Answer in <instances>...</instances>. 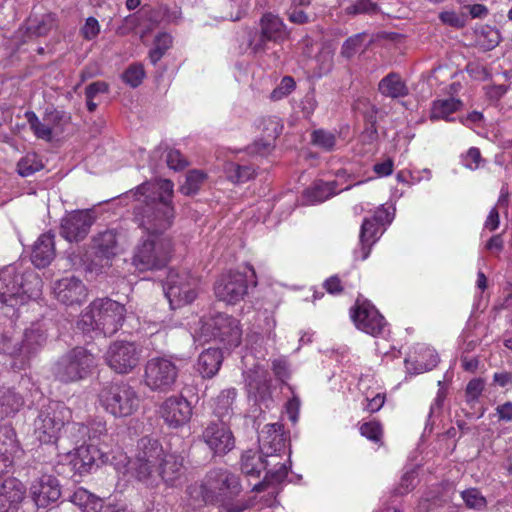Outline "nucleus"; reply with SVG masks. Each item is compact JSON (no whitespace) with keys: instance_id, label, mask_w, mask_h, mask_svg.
<instances>
[{"instance_id":"2eb2a0df","label":"nucleus","mask_w":512,"mask_h":512,"mask_svg":"<svg viewBox=\"0 0 512 512\" xmlns=\"http://www.w3.org/2000/svg\"><path fill=\"white\" fill-rule=\"evenodd\" d=\"M203 330L211 332V337L227 348L237 347L241 343L242 330L239 321L227 314H217L205 323Z\"/></svg>"},{"instance_id":"c85d7f7f","label":"nucleus","mask_w":512,"mask_h":512,"mask_svg":"<svg viewBox=\"0 0 512 512\" xmlns=\"http://www.w3.org/2000/svg\"><path fill=\"white\" fill-rule=\"evenodd\" d=\"M223 362V354L219 348H208L198 357L197 370L203 378L214 377Z\"/></svg>"},{"instance_id":"5701e85b","label":"nucleus","mask_w":512,"mask_h":512,"mask_svg":"<svg viewBox=\"0 0 512 512\" xmlns=\"http://www.w3.org/2000/svg\"><path fill=\"white\" fill-rule=\"evenodd\" d=\"M30 493L37 507L46 508L61 497L59 481L51 475H44L32 483Z\"/></svg>"},{"instance_id":"f704fd0d","label":"nucleus","mask_w":512,"mask_h":512,"mask_svg":"<svg viewBox=\"0 0 512 512\" xmlns=\"http://www.w3.org/2000/svg\"><path fill=\"white\" fill-rule=\"evenodd\" d=\"M31 130L39 139L51 141L53 137V129L50 125L51 117H57L56 113H45L42 121L33 111H26L24 114Z\"/></svg>"},{"instance_id":"603ef678","label":"nucleus","mask_w":512,"mask_h":512,"mask_svg":"<svg viewBox=\"0 0 512 512\" xmlns=\"http://www.w3.org/2000/svg\"><path fill=\"white\" fill-rule=\"evenodd\" d=\"M145 77V70L142 64H131L123 73V81L132 88L138 87Z\"/></svg>"},{"instance_id":"423d86ee","label":"nucleus","mask_w":512,"mask_h":512,"mask_svg":"<svg viewBox=\"0 0 512 512\" xmlns=\"http://www.w3.org/2000/svg\"><path fill=\"white\" fill-rule=\"evenodd\" d=\"M259 29L247 31V45L252 53H264L268 42L282 43L289 38L290 32L283 19L271 12L264 13L259 19Z\"/></svg>"},{"instance_id":"6e6d98bb","label":"nucleus","mask_w":512,"mask_h":512,"mask_svg":"<svg viewBox=\"0 0 512 512\" xmlns=\"http://www.w3.org/2000/svg\"><path fill=\"white\" fill-rule=\"evenodd\" d=\"M334 51L329 47H323L316 57L318 69L321 74H328L333 68Z\"/></svg>"},{"instance_id":"f3484780","label":"nucleus","mask_w":512,"mask_h":512,"mask_svg":"<svg viewBox=\"0 0 512 512\" xmlns=\"http://www.w3.org/2000/svg\"><path fill=\"white\" fill-rule=\"evenodd\" d=\"M247 277L238 271L223 274L215 283L216 297L229 304H236L247 294Z\"/></svg>"},{"instance_id":"7ed1b4c3","label":"nucleus","mask_w":512,"mask_h":512,"mask_svg":"<svg viewBox=\"0 0 512 512\" xmlns=\"http://www.w3.org/2000/svg\"><path fill=\"white\" fill-rule=\"evenodd\" d=\"M126 309L124 305L109 298L94 300L80 315L77 327L83 332L97 331L112 336L123 325Z\"/></svg>"},{"instance_id":"1a4fd4ad","label":"nucleus","mask_w":512,"mask_h":512,"mask_svg":"<svg viewBox=\"0 0 512 512\" xmlns=\"http://www.w3.org/2000/svg\"><path fill=\"white\" fill-rule=\"evenodd\" d=\"M179 368L167 357H153L144 367V384L153 392L172 391L178 379Z\"/></svg>"},{"instance_id":"39448f33","label":"nucleus","mask_w":512,"mask_h":512,"mask_svg":"<svg viewBox=\"0 0 512 512\" xmlns=\"http://www.w3.org/2000/svg\"><path fill=\"white\" fill-rule=\"evenodd\" d=\"M262 470H267L264 479L253 486V491L262 492L267 487L279 484L288 475V467L282 462H273L261 453L247 450L241 456V471L249 476H259Z\"/></svg>"},{"instance_id":"a19ab883","label":"nucleus","mask_w":512,"mask_h":512,"mask_svg":"<svg viewBox=\"0 0 512 512\" xmlns=\"http://www.w3.org/2000/svg\"><path fill=\"white\" fill-rule=\"evenodd\" d=\"M173 38L166 32L159 33L153 41V48L149 51L148 57L153 65H156L166 52L172 47Z\"/></svg>"},{"instance_id":"37998d69","label":"nucleus","mask_w":512,"mask_h":512,"mask_svg":"<svg viewBox=\"0 0 512 512\" xmlns=\"http://www.w3.org/2000/svg\"><path fill=\"white\" fill-rule=\"evenodd\" d=\"M206 174L199 170H191L187 173L185 182L180 186V192L186 196H192L199 192L206 180Z\"/></svg>"},{"instance_id":"bf43d9fd","label":"nucleus","mask_w":512,"mask_h":512,"mask_svg":"<svg viewBox=\"0 0 512 512\" xmlns=\"http://www.w3.org/2000/svg\"><path fill=\"white\" fill-rule=\"evenodd\" d=\"M360 433L367 439L378 443L382 437V428L376 421L365 422L360 426Z\"/></svg>"},{"instance_id":"4c0bfd02","label":"nucleus","mask_w":512,"mask_h":512,"mask_svg":"<svg viewBox=\"0 0 512 512\" xmlns=\"http://www.w3.org/2000/svg\"><path fill=\"white\" fill-rule=\"evenodd\" d=\"M24 399L13 388L0 387V417L15 414L23 406Z\"/></svg>"},{"instance_id":"4be33fe9","label":"nucleus","mask_w":512,"mask_h":512,"mask_svg":"<svg viewBox=\"0 0 512 512\" xmlns=\"http://www.w3.org/2000/svg\"><path fill=\"white\" fill-rule=\"evenodd\" d=\"M160 414L170 427L178 428L190 421L192 407L183 396H170L161 404Z\"/></svg>"},{"instance_id":"473e14b6","label":"nucleus","mask_w":512,"mask_h":512,"mask_svg":"<svg viewBox=\"0 0 512 512\" xmlns=\"http://www.w3.org/2000/svg\"><path fill=\"white\" fill-rule=\"evenodd\" d=\"M380 216L365 218L360 229V244L362 249V260H365L369 254L372 245L377 241L380 225L377 224Z\"/></svg>"},{"instance_id":"c756f323","label":"nucleus","mask_w":512,"mask_h":512,"mask_svg":"<svg viewBox=\"0 0 512 512\" xmlns=\"http://www.w3.org/2000/svg\"><path fill=\"white\" fill-rule=\"evenodd\" d=\"M378 91L392 99L404 98L409 94L408 86L396 72H390L379 81Z\"/></svg>"},{"instance_id":"2f4dec72","label":"nucleus","mask_w":512,"mask_h":512,"mask_svg":"<svg viewBox=\"0 0 512 512\" xmlns=\"http://www.w3.org/2000/svg\"><path fill=\"white\" fill-rule=\"evenodd\" d=\"M237 397V390L235 388H228L222 390L214 399L213 413L219 418V422L229 420L234 414V403Z\"/></svg>"},{"instance_id":"58836bf2","label":"nucleus","mask_w":512,"mask_h":512,"mask_svg":"<svg viewBox=\"0 0 512 512\" xmlns=\"http://www.w3.org/2000/svg\"><path fill=\"white\" fill-rule=\"evenodd\" d=\"M70 501L78 506L82 512H99L103 507L100 497L80 487L70 496Z\"/></svg>"},{"instance_id":"aec40b11","label":"nucleus","mask_w":512,"mask_h":512,"mask_svg":"<svg viewBox=\"0 0 512 512\" xmlns=\"http://www.w3.org/2000/svg\"><path fill=\"white\" fill-rule=\"evenodd\" d=\"M202 439L215 455H225L235 447V438L225 422H211L203 431Z\"/></svg>"},{"instance_id":"c9c22d12","label":"nucleus","mask_w":512,"mask_h":512,"mask_svg":"<svg viewBox=\"0 0 512 512\" xmlns=\"http://www.w3.org/2000/svg\"><path fill=\"white\" fill-rule=\"evenodd\" d=\"M337 182L317 180L304 191V197L310 204L322 203L336 194Z\"/></svg>"},{"instance_id":"69168bd1","label":"nucleus","mask_w":512,"mask_h":512,"mask_svg":"<svg viewBox=\"0 0 512 512\" xmlns=\"http://www.w3.org/2000/svg\"><path fill=\"white\" fill-rule=\"evenodd\" d=\"M481 153L480 150L476 147L470 148L466 155L463 157V164L466 168L470 170H476L480 166L481 162Z\"/></svg>"},{"instance_id":"e433bc0d","label":"nucleus","mask_w":512,"mask_h":512,"mask_svg":"<svg viewBox=\"0 0 512 512\" xmlns=\"http://www.w3.org/2000/svg\"><path fill=\"white\" fill-rule=\"evenodd\" d=\"M462 106V101L456 98L435 100L430 109V119L451 121L450 115L460 110Z\"/></svg>"},{"instance_id":"a878e982","label":"nucleus","mask_w":512,"mask_h":512,"mask_svg":"<svg viewBox=\"0 0 512 512\" xmlns=\"http://www.w3.org/2000/svg\"><path fill=\"white\" fill-rule=\"evenodd\" d=\"M18 452L20 447L14 429L8 425L0 426V471L13 464Z\"/></svg>"},{"instance_id":"f8f14e48","label":"nucleus","mask_w":512,"mask_h":512,"mask_svg":"<svg viewBox=\"0 0 512 512\" xmlns=\"http://www.w3.org/2000/svg\"><path fill=\"white\" fill-rule=\"evenodd\" d=\"M46 330L40 323H32L23 333L22 340L17 343L11 352L14 360L11 367L22 370L30 359L35 356L46 344Z\"/></svg>"},{"instance_id":"79ce46f5","label":"nucleus","mask_w":512,"mask_h":512,"mask_svg":"<svg viewBox=\"0 0 512 512\" xmlns=\"http://www.w3.org/2000/svg\"><path fill=\"white\" fill-rule=\"evenodd\" d=\"M220 5L222 19L238 21L246 13L248 3L246 0H221Z\"/></svg>"},{"instance_id":"0eeeda50","label":"nucleus","mask_w":512,"mask_h":512,"mask_svg":"<svg viewBox=\"0 0 512 512\" xmlns=\"http://www.w3.org/2000/svg\"><path fill=\"white\" fill-rule=\"evenodd\" d=\"M69 414L70 411L60 402L42 406L34 420V435L38 441L43 444L63 443L64 436H59V432Z\"/></svg>"},{"instance_id":"e2e57ef3","label":"nucleus","mask_w":512,"mask_h":512,"mask_svg":"<svg viewBox=\"0 0 512 512\" xmlns=\"http://www.w3.org/2000/svg\"><path fill=\"white\" fill-rule=\"evenodd\" d=\"M439 19L446 25L454 28H462L466 24V19L463 15H459L454 11H443L439 14Z\"/></svg>"},{"instance_id":"ddd939ff","label":"nucleus","mask_w":512,"mask_h":512,"mask_svg":"<svg viewBox=\"0 0 512 512\" xmlns=\"http://www.w3.org/2000/svg\"><path fill=\"white\" fill-rule=\"evenodd\" d=\"M142 349L134 342L115 341L105 355L108 366L119 374H128L139 364Z\"/></svg>"},{"instance_id":"20e7f679","label":"nucleus","mask_w":512,"mask_h":512,"mask_svg":"<svg viewBox=\"0 0 512 512\" xmlns=\"http://www.w3.org/2000/svg\"><path fill=\"white\" fill-rule=\"evenodd\" d=\"M94 366V355L83 347H75L54 363L52 373L56 380L69 384L86 378Z\"/></svg>"},{"instance_id":"5fc2aeb1","label":"nucleus","mask_w":512,"mask_h":512,"mask_svg":"<svg viewBox=\"0 0 512 512\" xmlns=\"http://www.w3.org/2000/svg\"><path fill=\"white\" fill-rule=\"evenodd\" d=\"M296 88V82L291 76H284L280 84L271 92L270 98L274 101L288 96Z\"/></svg>"},{"instance_id":"4468645a","label":"nucleus","mask_w":512,"mask_h":512,"mask_svg":"<svg viewBox=\"0 0 512 512\" xmlns=\"http://www.w3.org/2000/svg\"><path fill=\"white\" fill-rule=\"evenodd\" d=\"M351 318L357 329L374 337L381 335L387 325L385 318L367 300H356L351 308Z\"/></svg>"},{"instance_id":"338daca9","label":"nucleus","mask_w":512,"mask_h":512,"mask_svg":"<svg viewBox=\"0 0 512 512\" xmlns=\"http://www.w3.org/2000/svg\"><path fill=\"white\" fill-rule=\"evenodd\" d=\"M100 32V26L94 17L86 19L85 25L81 29V33L86 40L94 39Z\"/></svg>"},{"instance_id":"a18cd8bd","label":"nucleus","mask_w":512,"mask_h":512,"mask_svg":"<svg viewBox=\"0 0 512 512\" xmlns=\"http://www.w3.org/2000/svg\"><path fill=\"white\" fill-rule=\"evenodd\" d=\"M477 39L482 48L492 50L499 44L501 37L497 29L485 26L477 32Z\"/></svg>"},{"instance_id":"09e8293b","label":"nucleus","mask_w":512,"mask_h":512,"mask_svg":"<svg viewBox=\"0 0 512 512\" xmlns=\"http://www.w3.org/2000/svg\"><path fill=\"white\" fill-rule=\"evenodd\" d=\"M64 441L66 438H71L72 443L77 445L80 442H85L86 438L91 440L90 429L82 423H70L64 430Z\"/></svg>"},{"instance_id":"9b49d317","label":"nucleus","mask_w":512,"mask_h":512,"mask_svg":"<svg viewBox=\"0 0 512 512\" xmlns=\"http://www.w3.org/2000/svg\"><path fill=\"white\" fill-rule=\"evenodd\" d=\"M199 281L188 272L170 270L164 284V292L172 309L190 304L197 297Z\"/></svg>"},{"instance_id":"f03ea898","label":"nucleus","mask_w":512,"mask_h":512,"mask_svg":"<svg viewBox=\"0 0 512 512\" xmlns=\"http://www.w3.org/2000/svg\"><path fill=\"white\" fill-rule=\"evenodd\" d=\"M137 447L132 472L140 482L150 487L160 482L173 487L184 476V458L176 453H165L157 439L143 437Z\"/></svg>"},{"instance_id":"de8ad7c7","label":"nucleus","mask_w":512,"mask_h":512,"mask_svg":"<svg viewBox=\"0 0 512 512\" xmlns=\"http://www.w3.org/2000/svg\"><path fill=\"white\" fill-rule=\"evenodd\" d=\"M365 38V33L355 34L347 38L341 47L340 55L348 60L354 57L362 49Z\"/></svg>"},{"instance_id":"0e129e2a","label":"nucleus","mask_w":512,"mask_h":512,"mask_svg":"<svg viewBox=\"0 0 512 512\" xmlns=\"http://www.w3.org/2000/svg\"><path fill=\"white\" fill-rule=\"evenodd\" d=\"M263 125V131L269 139H276L282 132L283 126L277 117L264 119Z\"/></svg>"},{"instance_id":"6e6552de","label":"nucleus","mask_w":512,"mask_h":512,"mask_svg":"<svg viewBox=\"0 0 512 512\" xmlns=\"http://www.w3.org/2000/svg\"><path fill=\"white\" fill-rule=\"evenodd\" d=\"M101 406L115 417L132 415L139 407V397L129 384L114 382L104 386L99 393Z\"/></svg>"},{"instance_id":"393cba45","label":"nucleus","mask_w":512,"mask_h":512,"mask_svg":"<svg viewBox=\"0 0 512 512\" xmlns=\"http://www.w3.org/2000/svg\"><path fill=\"white\" fill-rule=\"evenodd\" d=\"M25 488L15 478H7L0 484V512H16L24 499Z\"/></svg>"},{"instance_id":"052dcab7","label":"nucleus","mask_w":512,"mask_h":512,"mask_svg":"<svg viewBox=\"0 0 512 512\" xmlns=\"http://www.w3.org/2000/svg\"><path fill=\"white\" fill-rule=\"evenodd\" d=\"M485 383L480 378L472 379L466 386V401L468 404H473L478 400L484 390Z\"/></svg>"},{"instance_id":"774afa93","label":"nucleus","mask_w":512,"mask_h":512,"mask_svg":"<svg viewBox=\"0 0 512 512\" xmlns=\"http://www.w3.org/2000/svg\"><path fill=\"white\" fill-rule=\"evenodd\" d=\"M415 473L413 471L406 472L400 481L399 486L395 489L396 494L404 495L414 488Z\"/></svg>"},{"instance_id":"49530a36","label":"nucleus","mask_w":512,"mask_h":512,"mask_svg":"<svg viewBox=\"0 0 512 512\" xmlns=\"http://www.w3.org/2000/svg\"><path fill=\"white\" fill-rule=\"evenodd\" d=\"M336 141V135L324 129L314 130L311 134V143L325 151H332Z\"/></svg>"},{"instance_id":"680f3d73","label":"nucleus","mask_w":512,"mask_h":512,"mask_svg":"<svg viewBox=\"0 0 512 512\" xmlns=\"http://www.w3.org/2000/svg\"><path fill=\"white\" fill-rule=\"evenodd\" d=\"M166 162L169 168L182 170L188 166V161L179 150L170 149L166 156Z\"/></svg>"},{"instance_id":"ea45409f","label":"nucleus","mask_w":512,"mask_h":512,"mask_svg":"<svg viewBox=\"0 0 512 512\" xmlns=\"http://www.w3.org/2000/svg\"><path fill=\"white\" fill-rule=\"evenodd\" d=\"M192 505L201 507L209 503H215V496L211 494V490L205 479L203 482H195L190 484L186 490Z\"/></svg>"},{"instance_id":"3c124183","label":"nucleus","mask_w":512,"mask_h":512,"mask_svg":"<svg viewBox=\"0 0 512 512\" xmlns=\"http://www.w3.org/2000/svg\"><path fill=\"white\" fill-rule=\"evenodd\" d=\"M255 170L251 166L232 163L228 169V178L234 183H244L252 179Z\"/></svg>"},{"instance_id":"412c9836","label":"nucleus","mask_w":512,"mask_h":512,"mask_svg":"<svg viewBox=\"0 0 512 512\" xmlns=\"http://www.w3.org/2000/svg\"><path fill=\"white\" fill-rule=\"evenodd\" d=\"M260 453L273 462H279L281 453L285 450V437L283 425L279 423L267 424L259 433Z\"/></svg>"},{"instance_id":"13d9d810","label":"nucleus","mask_w":512,"mask_h":512,"mask_svg":"<svg viewBox=\"0 0 512 512\" xmlns=\"http://www.w3.org/2000/svg\"><path fill=\"white\" fill-rule=\"evenodd\" d=\"M376 111L367 117V124L364 131L360 135V139L365 144H372L378 139V131L376 127Z\"/></svg>"},{"instance_id":"b1692460","label":"nucleus","mask_w":512,"mask_h":512,"mask_svg":"<svg viewBox=\"0 0 512 512\" xmlns=\"http://www.w3.org/2000/svg\"><path fill=\"white\" fill-rule=\"evenodd\" d=\"M54 294L58 301L65 305L82 303L87 290L81 280L75 277L63 278L55 283Z\"/></svg>"},{"instance_id":"f257e3e1","label":"nucleus","mask_w":512,"mask_h":512,"mask_svg":"<svg viewBox=\"0 0 512 512\" xmlns=\"http://www.w3.org/2000/svg\"><path fill=\"white\" fill-rule=\"evenodd\" d=\"M173 182L168 179L157 183L144 182L126 193L139 203L134 207L133 221L147 233L134 248L132 265L140 272L165 268L171 260L174 245L165 235L173 224L174 207L171 204Z\"/></svg>"},{"instance_id":"dca6fc26","label":"nucleus","mask_w":512,"mask_h":512,"mask_svg":"<svg viewBox=\"0 0 512 512\" xmlns=\"http://www.w3.org/2000/svg\"><path fill=\"white\" fill-rule=\"evenodd\" d=\"M205 478L211 494L215 496V503L221 504L223 500L233 499L242 491L239 477L228 470L214 469Z\"/></svg>"},{"instance_id":"9d476101","label":"nucleus","mask_w":512,"mask_h":512,"mask_svg":"<svg viewBox=\"0 0 512 512\" xmlns=\"http://www.w3.org/2000/svg\"><path fill=\"white\" fill-rule=\"evenodd\" d=\"M29 296L23 289L22 276L16 268L7 266L0 269V309H6L5 315L17 316V306L23 305Z\"/></svg>"},{"instance_id":"bb28decb","label":"nucleus","mask_w":512,"mask_h":512,"mask_svg":"<svg viewBox=\"0 0 512 512\" xmlns=\"http://www.w3.org/2000/svg\"><path fill=\"white\" fill-rule=\"evenodd\" d=\"M55 235L51 232L41 234L33 245L31 260L38 268L48 266L55 257Z\"/></svg>"},{"instance_id":"864d4df0","label":"nucleus","mask_w":512,"mask_h":512,"mask_svg":"<svg viewBox=\"0 0 512 512\" xmlns=\"http://www.w3.org/2000/svg\"><path fill=\"white\" fill-rule=\"evenodd\" d=\"M462 499L466 506L474 510H483L487 506L486 498L476 488L462 491Z\"/></svg>"},{"instance_id":"a211bd4d","label":"nucleus","mask_w":512,"mask_h":512,"mask_svg":"<svg viewBox=\"0 0 512 512\" xmlns=\"http://www.w3.org/2000/svg\"><path fill=\"white\" fill-rule=\"evenodd\" d=\"M248 398L256 404L269 407L272 402L271 379L269 372L261 366H255L245 374Z\"/></svg>"},{"instance_id":"72a5a7b5","label":"nucleus","mask_w":512,"mask_h":512,"mask_svg":"<svg viewBox=\"0 0 512 512\" xmlns=\"http://www.w3.org/2000/svg\"><path fill=\"white\" fill-rule=\"evenodd\" d=\"M55 22V14L44 13L39 15L34 9L27 21V31L30 35L36 37L46 36L55 26Z\"/></svg>"},{"instance_id":"4d7b16f0","label":"nucleus","mask_w":512,"mask_h":512,"mask_svg":"<svg viewBox=\"0 0 512 512\" xmlns=\"http://www.w3.org/2000/svg\"><path fill=\"white\" fill-rule=\"evenodd\" d=\"M231 500L232 499L223 500V502L219 504V512H244L254 505V501L251 499L238 500L236 502Z\"/></svg>"},{"instance_id":"8fccbe9b","label":"nucleus","mask_w":512,"mask_h":512,"mask_svg":"<svg viewBox=\"0 0 512 512\" xmlns=\"http://www.w3.org/2000/svg\"><path fill=\"white\" fill-rule=\"evenodd\" d=\"M379 12L378 4L372 0H356L345 8V13L352 16L359 14L375 15Z\"/></svg>"},{"instance_id":"c03bdc74","label":"nucleus","mask_w":512,"mask_h":512,"mask_svg":"<svg viewBox=\"0 0 512 512\" xmlns=\"http://www.w3.org/2000/svg\"><path fill=\"white\" fill-rule=\"evenodd\" d=\"M44 168L42 161L34 153H29L17 164L18 173L22 177H28Z\"/></svg>"},{"instance_id":"7c9ffc66","label":"nucleus","mask_w":512,"mask_h":512,"mask_svg":"<svg viewBox=\"0 0 512 512\" xmlns=\"http://www.w3.org/2000/svg\"><path fill=\"white\" fill-rule=\"evenodd\" d=\"M93 248L98 257L105 259L114 257L118 250L117 231L108 229L98 233L93 238Z\"/></svg>"},{"instance_id":"cd10ccee","label":"nucleus","mask_w":512,"mask_h":512,"mask_svg":"<svg viewBox=\"0 0 512 512\" xmlns=\"http://www.w3.org/2000/svg\"><path fill=\"white\" fill-rule=\"evenodd\" d=\"M102 456L103 454L97 446L81 445L76 449L75 457L72 460L73 466L80 474L89 472L94 466H99Z\"/></svg>"},{"instance_id":"6ab92c4d","label":"nucleus","mask_w":512,"mask_h":512,"mask_svg":"<svg viewBox=\"0 0 512 512\" xmlns=\"http://www.w3.org/2000/svg\"><path fill=\"white\" fill-rule=\"evenodd\" d=\"M95 217L92 210H76L61 221V235L69 242L83 240L89 233Z\"/></svg>"}]
</instances>
